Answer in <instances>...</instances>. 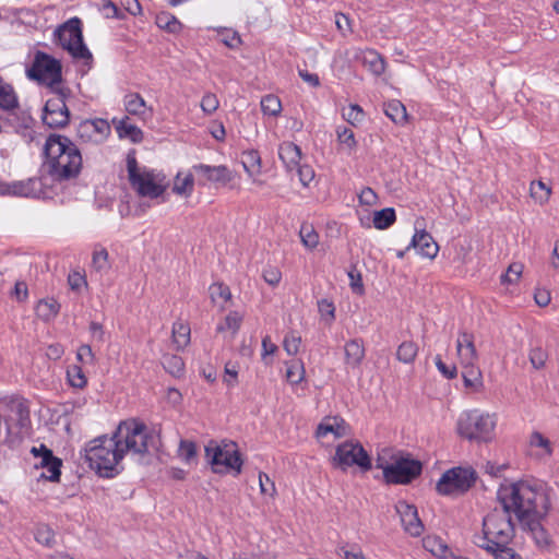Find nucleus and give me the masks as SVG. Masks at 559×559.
Masks as SVG:
<instances>
[{"label": "nucleus", "instance_id": "obj_1", "mask_svg": "<svg viewBox=\"0 0 559 559\" xmlns=\"http://www.w3.org/2000/svg\"><path fill=\"white\" fill-rule=\"evenodd\" d=\"M554 489L538 479H523L501 484L497 490L498 506L486 515L483 524L518 521L522 524H539L551 510Z\"/></svg>", "mask_w": 559, "mask_h": 559}, {"label": "nucleus", "instance_id": "obj_2", "mask_svg": "<svg viewBox=\"0 0 559 559\" xmlns=\"http://www.w3.org/2000/svg\"><path fill=\"white\" fill-rule=\"evenodd\" d=\"M156 437L134 419L121 421L111 437L100 436L85 447V459L100 476L112 477L124 455L141 459L156 445Z\"/></svg>", "mask_w": 559, "mask_h": 559}, {"label": "nucleus", "instance_id": "obj_3", "mask_svg": "<svg viewBox=\"0 0 559 559\" xmlns=\"http://www.w3.org/2000/svg\"><path fill=\"white\" fill-rule=\"evenodd\" d=\"M45 167L58 180L74 178L82 168V156L76 145L67 136L51 134L45 144Z\"/></svg>", "mask_w": 559, "mask_h": 559}, {"label": "nucleus", "instance_id": "obj_4", "mask_svg": "<svg viewBox=\"0 0 559 559\" xmlns=\"http://www.w3.org/2000/svg\"><path fill=\"white\" fill-rule=\"evenodd\" d=\"M496 416L478 409L467 411L460 415L456 432L460 437L475 442H489L493 438Z\"/></svg>", "mask_w": 559, "mask_h": 559}, {"label": "nucleus", "instance_id": "obj_5", "mask_svg": "<svg viewBox=\"0 0 559 559\" xmlns=\"http://www.w3.org/2000/svg\"><path fill=\"white\" fill-rule=\"evenodd\" d=\"M61 63L50 55L37 51L32 67L27 70V76L46 85L50 91L63 88L61 86L62 74Z\"/></svg>", "mask_w": 559, "mask_h": 559}, {"label": "nucleus", "instance_id": "obj_6", "mask_svg": "<svg viewBox=\"0 0 559 559\" xmlns=\"http://www.w3.org/2000/svg\"><path fill=\"white\" fill-rule=\"evenodd\" d=\"M205 454L215 473H226L229 471L240 473L241 471L242 461L235 442L222 441L217 443L211 441L205 447Z\"/></svg>", "mask_w": 559, "mask_h": 559}, {"label": "nucleus", "instance_id": "obj_7", "mask_svg": "<svg viewBox=\"0 0 559 559\" xmlns=\"http://www.w3.org/2000/svg\"><path fill=\"white\" fill-rule=\"evenodd\" d=\"M127 168L130 182L140 195L153 199L164 193L163 179L153 171L140 169L134 156H128Z\"/></svg>", "mask_w": 559, "mask_h": 559}, {"label": "nucleus", "instance_id": "obj_8", "mask_svg": "<svg viewBox=\"0 0 559 559\" xmlns=\"http://www.w3.org/2000/svg\"><path fill=\"white\" fill-rule=\"evenodd\" d=\"M476 478V472L472 467H453L442 474L436 489L443 496L462 495L475 484Z\"/></svg>", "mask_w": 559, "mask_h": 559}, {"label": "nucleus", "instance_id": "obj_9", "mask_svg": "<svg viewBox=\"0 0 559 559\" xmlns=\"http://www.w3.org/2000/svg\"><path fill=\"white\" fill-rule=\"evenodd\" d=\"M56 36L63 49L75 59H90V50L83 43L81 21L78 17L70 19L56 31Z\"/></svg>", "mask_w": 559, "mask_h": 559}, {"label": "nucleus", "instance_id": "obj_10", "mask_svg": "<svg viewBox=\"0 0 559 559\" xmlns=\"http://www.w3.org/2000/svg\"><path fill=\"white\" fill-rule=\"evenodd\" d=\"M332 465L342 471L357 466L366 472L371 468V460L359 442L345 441L337 445L332 457Z\"/></svg>", "mask_w": 559, "mask_h": 559}, {"label": "nucleus", "instance_id": "obj_11", "mask_svg": "<svg viewBox=\"0 0 559 559\" xmlns=\"http://www.w3.org/2000/svg\"><path fill=\"white\" fill-rule=\"evenodd\" d=\"M69 90L58 88L51 91V96L46 100L43 121L50 128H63L69 123L70 112L66 104Z\"/></svg>", "mask_w": 559, "mask_h": 559}, {"label": "nucleus", "instance_id": "obj_12", "mask_svg": "<svg viewBox=\"0 0 559 559\" xmlns=\"http://www.w3.org/2000/svg\"><path fill=\"white\" fill-rule=\"evenodd\" d=\"M378 467L382 468L384 479L391 484L411 483L421 472V463L409 457H400L386 465L378 463Z\"/></svg>", "mask_w": 559, "mask_h": 559}, {"label": "nucleus", "instance_id": "obj_13", "mask_svg": "<svg viewBox=\"0 0 559 559\" xmlns=\"http://www.w3.org/2000/svg\"><path fill=\"white\" fill-rule=\"evenodd\" d=\"M514 535V526H483L481 534H475L473 543L484 549L507 546Z\"/></svg>", "mask_w": 559, "mask_h": 559}, {"label": "nucleus", "instance_id": "obj_14", "mask_svg": "<svg viewBox=\"0 0 559 559\" xmlns=\"http://www.w3.org/2000/svg\"><path fill=\"white\" fill-rule=\"evenodd\" d=\"M76 132L83 143L98 145L107 140L111 128L107 120L96 118L82 121Z\"/></svg>", "mask_w": 559, "mask_h": 559}, {"label": "nucleus", "instance_id": "obj_15", "mask_svg": "<svg viewBox=\"0 0 559 559\" xmlns=\"http://www.w3.org/2000/svg\"><path fill=\"white\" fill-rule=\"evenodd\" d=\"M32 453L35 457L39 459V462L35 464L36 468L41 469L39 478L50 481H58L61 474V460L53 456L51 450L45 445H40L39 448L34 447L32 449Z\"/></svg>", "mask_w": 559, "mask_h": 559}, {"label": "nucleus", "instance_id": "obj_16", "mask_svg": "<svg viewBox=\"0 0 559 559\" xmlns=\"http://www.w3.org/2000/svg\"><path fill=\"white\" fill-rule=\"evenodd\" d=\"M198 176L199 185L205 186L209 182L226 186L234 178V173L225 165L210 166L198 164L192 167Z\"/></svg>", "mask_w": 559, "mask_h": 559}, {"label": "nucleus", "instance_id": "obj_17", "mask_svg": "<svg viewBox=\"0 0 559 559\" xmlns=\"http://www.w3.org/2000/svg\"><path fill=\"white\" fill-rule=\"evenodd\" d=\"M347 435V426L340 417H324L318 425L316 437L322 444H331L333 441Z\"/></svg>", "mask_w": 559, "mask_h": 559}, {"label": "nucleus", "instance_id": "obj_18", "mask_svg": "<svg viewBox=\"0 0 559 559\" xmlns=\"http://www.w3.org/2000/svg\"><path fill=\"white\" fill-rule=\"evenodd\" d=\"M411 248H414L419 255L428 259H435L439 251L438 243L426 230H417L415 233L406 250Z\"/></svg>", "mask_w": 559, "mask_h": 559}, {"label": "nucleus", "instance_id": "obj_19", "mask_svg": "<svg viewBox=\"0 0 559 559\" xmlns=\"http://www.w3.org/2000/svg\"><path fill=\"white\" fill-rule=\"evenodd\" d=\"M456 352L462 365H474L478 355L474 345V335L468 332H461L456 340Z\"/></svg>", "mask_w": 559, "mask_h": 559}, {"label": "nucleus", "instance_id": "obj_20", "mask_svg": "<svg viewBox=\"0 0 559 559\" xmlns=\"http://www.w3.org/2000/svg\"><path fill=\"white\" fill-rule=\"evenodd\" d=\"M345 365L349 369H357L360 367L365 355V345L362 340L353 338L344 345Z\"/></svg>", "mask_w": 559, "mask_h": 559}, {"label": "nucleus", "instance_id": "obj_21", "mask_svg": "<svg viewBox=\"0 0 559 559\" xmlns=\"http://www.w3.org/2000/svg\"><path fill=\"white\" fill-rule=\"evenodd\" d=\"M124 108L129 115L135 116L139 119L145 120L153 114V109L147 107L144 98L138 93H129L124 96Z\"/></svg>", "mask_w": 559, "mask_h": 559}, {"label": "nucleus", "instance_id": "obj_22", "mask_svg": "<svg viewBox=\"0 0 559 559\" xmlns=\"http://www.w3.org/2000/svg\"><path fill=\"white\" fill-rule=\"evenodd\" d=\"M112 123L120 139H128L132 143H140L143 140L142 130L130 121L128 116L120 119L114 118Z\"/></svg>", "mask_w": 559, "mask_h": 559}, {"label": "nucleus", "instance_id": "obj_23", "mask_svg": "<svg viewBox=\"0 0 559 559\" xmlns=\"http://www.w3.org/2000/svg\"><path fill=\"white\" fill-rule=\"evenodd\" d=\"M278 156L286 169L292 171L298 167L301 159V150L293 142H283L278 147Z\"/></svg>", "mask_w": 559, "mask_h": 559}, {"label": "nucleus", "instance_id": "obj_24", "mask_svg": "<svg viewBox=\"0 0 559 559\" xmlns=\"http://www.w3.org/2000/svg\"><path fill=\"white\" fill-rule=\"evenodd\" d=\"M243 320V314L239 311H230L222 322L216 326L218 333L224 334L225 337L234 338L239 331Z\"/></svg>", "mask_w": 559, "mask_h": 559}, {"label": "nucleus", "instance_id": "obj_25", "mask_svg": "<svg viewBox=\"0 0 559 559\" xmlns=\"http://www.w3.org/2000/svg\"><path fill=\"white\" fill-rule=\"evenodd\" d=\"M241 164L248 176L253 182H258L257 178L261 174L262 162L258 151L248 150L241 155Z\"/></svg>", "mask_w": 559, "mask_h": 559}, {"label": "nucleus", "instance_id": "obj_26", "mask_svg": "<svg viewBox=\"0 0 559 559\" xmlns=\"http://www.w3.org/2000/svg\"><path fill=\"white\" fill-rule=\"evenodd\" d=\"M19 107V97L14 87L0 75V109L12 111Z\"/></svg>", "mask_w": 559, "mask_h": 559}, {"label": "nucleus", "instance_id": "obj_27", "mask_svg": "<svg viewBox=\"0 0 559 559\" xmlns=\"http://www.w3.org/2000/svg\"><path fill=\"white\" fill-rule=\"evenodd\" d=\"M423 547L436 557L449 559L451 551L448 544L439 536L427 535L423 538Z\"/></svg>", "mask_w": 559, "mask_h": 559}, {"label": "nucleus", "instance_id": "obj_28", "mask_svg": "<svg viewBox=\"0 0 559 559\" xmlns=\"http://www.w3.org/2000/svg\"><path fill=\"white\" fill-rule=\"evenodd\" d=\"M361 62L366 69L377 76L385 71L384 59L373 49H368L362 52Z\"/></svg>", "mask_w": 559, "mask_h": 559}, {"label": "nucleus", "instance_id": "obj_29", "mask_svg": "<svg viewBox=\"0 0 559 559\" xmlns=\"http://www.w3.org/2000/svg\"><path fill=\"white\" fill-rule=\"evenodd\" d=\"M336 138L340 144V151L346 155H353L357 150V141L353 130L347 127H337Z\"/></svg>", "mask_w": 559, "mask_h": 559}, {"label": "nucleus", "instance_id": "obj_30", "mask_svg": "<svg viewBox=\"0 0 559 559\" xmlns=\"http://www.w3.org/2000/svg\"><path fill=\"white\" fill-rule=\"evenodd\" d=\"M194 188V178L191 173H178L174 180L173 191L178 195L190 197Z\"/></svg>", "mask_w": 559, "mask_h": 559}, {"label": "nucleus", "instance_id": "obj_31", "mask_svg": "<svg viewBox=\"0 0 559 559\" xmlns=\"http://www.w3.org/2000/svg\"><path fill=\"white\" fill-rule=\"evenodd\" d=\"M41 192V182L37 178L20 181L13 186V194L20 197H38Z\"/></svg>", "mask_w": 559, "mask_h": 559}, {"label": "nucleus", "instance_id": "obj_32", "mask_svg": "<svg viewBox=\"0 0 559 559\" xmlns=\"http://www.w3.org/2000/svg\"><path fill=\"white\" fill-rule=\"evenodd\" d=\"M384 114L396 124H405L407 121L406 108L397 99H392L384 104Z\"/></svg>", "mask_w": 559, "mask_h": 559}, {"label": "nucleus", "instance_id": "obj_33", "mask_svg": "<svg viewBox=\"0 0 559 559\" xmlns=\"http://www.w3.org/2000/svg\"><path fill=\"white\" fill-rule=\"evenodd\" d=\"M395 512L402 524H423L421 520L418 518L416 507L405 501H399L395 504Z\"/></svg>", "mask_w": 559, "mask_h": 559}, {"label": "nucleus", "instance_id": "obj_34", "mask_svg": "<svg viewBox=\"0 0 559 559\" xmlns=\"http://www.w3.org/2000/svg\"><path fill=\"white\" fill-rule=\"evenodd\" d=\"M190 326L183 321H176L173 325V342L177 349L187 347L190 343Z\"/></svg>", "mask_w": 559, "mask_h": 559}, {"label": "nucleus", "instance_id": "obj_35", "mask_svg": "<svg viewBox=\"0 0 559 559\" xmlns=\"http://www.w3.org/2000/svg\"><path fill=\"white\" fill-rule=\"evenodd\" d=\"M462 366H463L462 377H463L465 386L471 388L474 391H479L480 388L483 386V380H481V372L476 367V364L462 365Z\"/></svg>", "mask_w": 559, "mask_h": 559}, {"label": "nucleus", "instance_id": "obj_36", "mask_svg": "<svg viewBox=\"0 0 559 559\" xmlns=\"http://www.w3.org/2000/svg\"><path fill=\"white\" fill-rule=\"evenodd\" d=\"M156 25L164 31L176 34L179 33L182 28V24L179 20L169 12H159L155 19Z\"/></svg>", "mask_w": 559, "mask_h": 559}, {"label": "nucleus", "instance_id": "obj_37", "mask_svg": "<svg viewBox=\"0 0 559 559\" xmlns=\"http://www.w3.org/2000/svg\"><path fill=\"white\" fill-rule=\"evenodd\" d=\"M418 354V346L412 341L403 342L396 350V358L403 364H412Z\"/></svg>", "mask_w": 559, "mask_h": 559}, {"label": "nucleus", "instance_id": "obj_38", "mask_svg": "<svg viewBox=\"0 0 559 559\" xmlns=\"http://www.w3.org/2000/svg\"><path fill=\"white\" fill-rule=\"evenodd\" d=\"M395 211L392 207H385L373 213V226L377 229H386L395 222Z\"/></svg>", "mask_w": 559, "mask_h": 559}, {"label": "nucleus", "instance_id": "obj_39", "mask_svg": "<svg viewBox=\"0 0 559 559\" xmlns=\"http://www.w3.org/2000/svg\"><path fill=\"white\" fill-rule=\"evenodd\" d=\"M301 243L308 249H314L319 245V235L310 224H302L299 230Z\"/></svg>", "mask_w": 559, "mask_h": 559}, {"label": "nucleus", "instance_id": "obj_40", "mask_svg": "<svg viewBox=\"0 0 559 559\" xmlns=\"http://www.w3.org/2000/svg\"><path fill=\"white\" fill-rule=\"evenodd\" d=\"M261 110L264 115L278 116L282 111L281 99L273 94L265 95L261 99Z\"/></svg>", "mask_w": 559, "mask_h": 559}, {"label": "nucleus", "instance_id": "obj_41", "mask_svg": "<svg viewBox=\"0 0 559 559\" xmlns=\"http://www.w3.org/2000/svg\"><path fill=\"white\" fill-rule=\"evenodd\" d=\"M67 377L70 385L76 389H83L87 383L82 367L78 365H72L68 368Z\"/></svg>", "mask_w": 559, "mask_h": 559}, {"label": "nucleus", "instance_id": "obj_42", "mask_svg": "<svg viewBox=\"0 0 559 559\" xmlns=\"http://www.w3.org/2000/svg\"><path fill=\"white\" fill-rule=\"evenodd\" d=\"M164 367L174 377L182 376L185 371V362L181 357L176 355H168L164 357Z\"/></svg>", "mask_w": 559, "mask_h": 559}, {"label": "nucleus", "instance_id": "obj_43", "mask_svg": "<svg viewBox=\"0 0 559 559\" xmlns=\"http://www.w3.org/2000/svg\"><path fill=\"white\" fill-rule=\"evenodd\" d=\"M531 197L539 204H544L550 197V188H548L543 181H533L531 183Z\"/></svg>", "mask_w": 559, "mask_h": 559}, {"label": "nucleus", "instance_id": "obj_44", "mask_svg": "<svg viewBox=\"0 0 559 559\" xmlns=\"http://www.w3.org/2000/svg\"><path fill=\"white\" fill-rule=\"evenodd\" d=\"M59 311V307L55 300H41L36 307L37 316L44 320H50Z\"/></svg>", "mask_w": 559, "mask_h": 559}, {"label": "nucleus", "instance_id": "obj_45", "mask_svg": "<svg viewBox=\"0 0 559 559\" xmlns=\"http://www.w3.org/2000/svg\"><path fill=\"white\" fill-rule=\"evenodd\" d=\"M536 542L539 547L548 546L550 536L545 526H522Z\"/></svg>", "mask_w": 559, "mask_h": 559}, {"label": "nucleus", "instance_id": "obj_46", "mask_svg": "<svg viewBox=\"0 0 559 559\" xmlns=\"http://www.w3.org/2000/svg\"><path fill=\"white\" fill-rule=\"evenodd\" d=\"M93 267L102 273L109 269L108 252L105 248H96L92 257Z\"/></svg>", "mask_w": 559, "mask_h": 559}, {"label": "nucleus", "instance_id": "obj_47", "mask_svg": "<svg viewBox=\"0 0 559 559\" xmlns=\"http://www.w3.org/2000/svg\"><path fill=\"white\" fill-rule=\"evenodd\" d=\"M286 378L292 384L300 383L305 378V367L301 361H293L286 370Z\"/></svg>", "mask_w": 559, "mask_h": 559}, {"label": "nucleus", "instance_id": "obj_48", "mask_svg": "<svg viewBox=\"0 0 559 559\" xmlns=\"http://www.w3.org/2000/svg\"><path fill=\"white\" fill-rule=\"evenodd\" d=\"M35 539L47 547L52 546L56 543L55 532L51 526H37L34 532Z\"/></svg>", "mask_w": 559, "mask_h": 559}, {"label": "nucleus", "instance_id": "obj_49", "mask_svg": "<svg viewBox=\"0 0 559 559\" xmlns=\"http://www.w3.org/2000/svg\"><path fill=\"white\" fill-rule=\"evenodd\" d=\"M318 311L320 313L321 319L331 324L335 319V307L334 304L329 299H320L318 301Z\"/></svg>", "mask_w": 559, "mask_h": 559}, {"label": "nucleus", "instance_id": "obj_50", "mask_svg": "<svg viewBox=\"0 0 559 559\" xmlns=\"http://www.w3.org/2000/svg\"><path fill=\"white\" fill-rule=\"evenodd\" d=\"M98 9L106 19H124V14L111 0H102Z\"/></svg>", "mask_w": 559, "mask_h": 559}, {"label": "nucleus", "instance_id": "obj_51", "mask_svg": "<svg viewBox=\"0 0 559 559\" xmlns=\"http://www.w3.org/2000/svg\"><path fill=\"white\" fill-rule=\"evenodd\" d=\"M524 266L520 262L511 263L504 274L501 275V283L503 284H514L516 283L522 273H523Z\"/></svg>", "mask_w": 559, "mask_h": 559}, {"label": "nucleus", "instance_id": "obj_52", "mask_svg": "<svg viewBox=\"0 0 559 559\" xmlns=\"http://www.w3.org/2000/svg\"><path fill=\"white\" fill-rule=\"evenodd\" d=\"M210 297L215 304L218 302V300L228 301L231 298V293L228 286L218 283L211 285Z\"/></svg>", "mask_w": 559, "mask_h": 559}, {"label": "nucleus", "instance_id": "obj_53", "mask_svg": "<svg viewBox=\"0 0 559 559\" xmlns=\"http://www.w3.org/2000/svg\"><path fill=\"white\" fill-rule=\"evenodd\" d=\"M343 118L350 124L356 126L364 120V111L358 105H349L343 109Z\"/></svg>", "mask_w": 559, "mask_h": 559}, {"label": "nucleus", "instance_id": "obj_54", "mask_svg": "<svg viewBox=\"0 0 559 559\" xmlns=\"http://www.w3.org/2000/svg\"><path fill=\"white\" fill-rule=\"evenodd\" d=\"M300 344L301 337L295 332H289L286 334L283 341V347L285 352L290 356H294L298 353Z\"/></svg>", "mask_w": 559, "mask_h": 559}, {"label": "nucleus", "instance_id": "obj_55", "mask_svg": "<svg viewBox=\"0 0 559 559\" xmlns=\"http://www.w3.org/2000/svg\"><path fill=\"white\" fill-rule=\"evenodd\" d=\"M197 453L195 444L188 440H181L178 449L179 457L186 463L191 462Z\"/></svg>", "mask_w": 559, "mask_h": 559}, {"label": "nucleus", "instance_id": "obj_56", "mask_svg": "<svg viewBox=\"0 0 559 559\" xmlns=\"http://www.w3.org/2000/svg\"><path fill=\"white\" fill-rule=\"evenodd\" d=\"M200 106L205 115H212L217 110L219 102L215 94L206 93L202 97Z\"/></svg>", "mask_w": 559, "mask_h": 559}, {"label": "nucleus", "instance_id": "obj_57", "mask_svg": "<svg viewBox=\"0 0 559 559\" xmlns=\"http://www.w3.org/2000/svg\"><path fill=\"white\" fill-rule=\"evenodd\" d=\"M277 350V346L271 341V337L269 335L264 336L262 338V360L265 365H271L272 359L269 357L275 354Z\"/></svg>", "mask_w": 559, "mask_h": 559}, {"label": "nucleus", "instance_id": "obj_58", "mask_svg": "<svg viewBox=\"0 0 559 559\" xmlns=\"http://www.w3.org/2000/svg\"><path fill=\"white\" fill-rule=\"evenodd\" d=\"M547 360L546 352L540 347L532 348L530 352V361L535 369H540Z\"/></svg>", "mask_w": 559, "mask_h": 559}, {"label": "nucleus", "instance_id": "obj_59", "mask_svg": "<svg viewBox=\"0 0 559 559\" xmlns=\"http://www.w3.org/2000/svg\"><path fill=\"white\" fill-rule=\"evenodd\" d=\"M221 37L222 43L233 49L237 48L241 44L239 34L231 29H224L221 33Z\"/></svg>", "mask_w": 559, "mask_h": 559}, {"label": "nucleus", "instance_id": "obj_60", "mask_svg": "<svg viewBox=\"0 0 559 559\" xmlns=\"http://www.w3.org/2000/svg\"><path fill=\"white\" fill-rule=\"evenodd\" d=\"M263 278L271 286H276L280 284V282L282 280V273L275 266H267L263 271Z\"/></svg>", "mask_w": 559, "mask_h": 559}, {"label": "nucleus", "instance_id": "obj_61", "mask_svg": "<svg viewBox=\"0 0 559 559\" xmlns=\"http://www.w3.org/2000/svg\"><path fill=\"white\" fill-rule=\"evenodd\" d=\"M76 359L82 365H93L94 362V354L92 352L91 346L81 345L76 352Z\"/></svg>", "mask_w": 559, "mask_h": 559}, {"label": "nucleus", "instance_id": "obj_62", "mask_svg": "<svg viewBox=\"0 0 559 559\" xmlns=\"http://www.w3.org/2000/svg\"><path fill=\"white\" fill-rule=\"evenodd\" d=\"M495 555L496 559H522L521 556L507 546L497 547V549H486Z\"/></svg>", "mask_w": 559, "mask_h": 559}, {"label": "nucleus", "instance_id": "obj_63", "mask_svg": "<svg viewBox=\"0 0 559 559\" xmlns=\"http://www.w3.org/2000/svg\"><path fill=\"white\" fill-rule=\"evenodd\" d=\"M259 484L261 492L264 496L273 497L276 489L274 483L270 479L266 474L260 473L259 475Z\"/></svg>", "mask_w": 559, "mask_h": 559}, {"label": "nucleus", "instance_id": "obj_64", "mask_svg": "<svg viewBox=\"0 0 559 559\" xmlns=\"http://www.w3.org/2000/svg\"><path fill=\"white\" fill-rule=\"evenodd\" d=\"M237 378H238V368L236 365L227 362L225 366V374L223 378V381L228 386H235L237 384Z\"/></svg>", "mask_w": 559, "mask_h": 559}]
</instances>
